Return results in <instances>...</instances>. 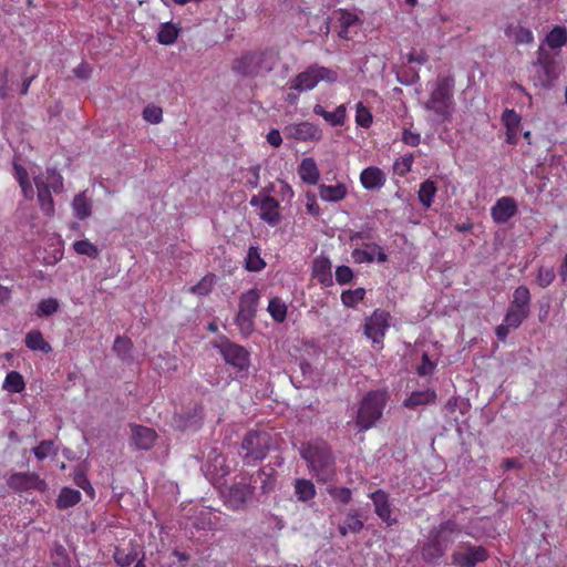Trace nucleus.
Instances as JSON below:
<instances>
[{"label":"nucleus","instance_id":"obj_35","mask_svg":"<svg viewBox=\"0 0 567 567\" xmlns=\"http://www.w3.org/2000/svg\"><path fill=\"white\" fill-rule=\"evenodd\" d=\"M132 349L133 342L130 338L122 336L115 338L113 343V351L122 361L127 363L132 361Z\"/></svg>","mask_w":567,"mask_h":567},{"label":"nucleus","instance_id":"obj_24","mask_svg":"<svg viewBox=\"0 0 567 567\" xmlns=\"http://www.w3.org/2000/svg\"><path fill=\"white\" fill-rule=\"evenodd\" d=\"M313 113L323 117L332 126H341L346 121V106L343 104L339 105L333 112H328L322 105L316 104Z\"/></svg>","mask_w":567,"mask_h":567},{"label":"nucleus","instance_id":"obj_33","mask_svg":"<svg viewBox=\"0 0 567 567\" xmlns=\"http://www.w3.org/2000/svg\"><path fill=\"white\" fill-rule=\"evenodd\" d=\"M82 495L78 489L63 487L56 498V507L59 509H66L75 506L81 502Z\"/></svg>","mask_w":567,"mask_h":567},{"label":"nucleus","instance_id":"obj_22","mask_svg":"<svg viewBox=\"0 0 567 567\" xmlns=\"http://www.w3.org/2000/svg\"><path fill=\"white\" fill-rule=\"evenodd\" d=\"M360 182L365 189H379L385 184V175L381 168L370 166L361 172Z\"/></svg>","mask_w":567,"mask_h":567},{"label":"nucleus","instance_id":"obj_64","mask_svg":"<svg viewBox=\"0 0 567 567\" xmlns=\"http://www.w3.org/2000/svg\"><path fill=\"white\" fill-rule=\"evenodd\" d=\"M74 74L76 78L80 79H89L91 74V69L86 63L82 62L74 69Z\"/></svg>","mask_w":567,"mask_h":567},{"label":"nucleus","instance_id":"obj_50","mask_svg":"<svg viewBox=\"0 0 567 567\" xmlns=\"http://www.w3.org/2000/svg\"><path fill=\"white\" fill-rule=\"evenodd\" d=\"M137 554L135 549H130L126 551L125 549L116 548L113 555L115 563L120 567H127L132 565L136 560Z\"/></svg>","mask_w":567,"mask_h":567},{"label":"nucleus","instance_id":"obj_36","mask_svg":"<svg viewBox=\"0 0 567 567\" xmlns=\"http://www.w3.org/2000/svg\"><path fill=\"white\" fill-rule=\"evenodd\" d=\"M436 192H437V186H436L435 182L432 179H425L423 183H421L420 189L417 193L420 203L425 208L431 207Z\"/></svg>","mask_w":567,"mask_h":567},{"label":"nucleus","instance_id":"obj_46","mask_svg":"<svg viewBox=\"0 0 567 567\" xmlns=\"http://www.w3.org/2000/svg\"><path fill=\"white\" fill-rule=\"evenodd\" d=\"M32 452L39 461H43L48 456H55L58 454V447L52 440H43Z\"/></svg>","mask_w":567,"mask_h":567},{"label":"nucleus","instance_id":"obj_8","mask_svg":"<svg viewBox=\"0 0 567 567\" xmlns=\"http://www.w3.org/2000/svg\"><path fill=\"white\" fill-rule=\"evenodd\" d=\"M488 558V551L484 546H475L470 543L461 544L451 556V563L455 567H475Z\"/></svg>","mask_w":567,"mask_h":567},{"label":"nucleus","instance_id":"obj_16","mask_svg":"<svg viewBox=\"0 0 567 567\" xmlns=\"http://www.w3.org/2000/svg\"><path fill=\"white\" fill-rule=\"evenodd\" d=\"M9 486L17 491L38 489L44 491L47 483L35 473H14L10 476Z\"/></svg>","mask_w":567,"mask_h":567},{"label":"nucleus","instance_id":"obj_17","mask_svg":"<svg viewBox=\"0 0 567 567\" xmlns=\"http://www.w3.org/2000/svg\"><path fill=\"white\" fill-rule=\"evenodd\" d=\"M517 213V204L513 197L504 196L497 199L491 208V216L497 224H505Z\"/></svg>","mask_w":567,"mask_h":567},{"label":"nucleus","instance_id":"obj_2","mask_svg":"<svg viewBox=\"0 0 567 567\" xmlns=\"http://www.w3.org/2000/svg\"><path fill=\"white\" fill-rule=\"evenodd\" d=\"M455 79L452 74H440L433 83L424 109L433 112L441 122H447L454 113Z\"/></svg>","mask_w":567,"mask_h":567},{"label":"nucleus","instance_id":"obj_1","mask_svg":"<svg viewBox=\"0 0 567 567\" xmlns=\"http://www.w3.org/2000/svg\"><path fill=\"white\" fill-rule=\"evenodd\" d=\"M299 454L307 463L309 473L319 483H328L336 475V458L330 445L321 439L301 443Z\"/></svg>","mask_w":567,"mask_h":567},{"label":"nucleus","instance_id":"obj_23","mask_svg":"<svg viewBox=\"0 0 567 567\" xmlns=\"http://www.w3.org/2000/svg\"><path fill=\"white\" fill-rule=\"evenodd\" d=\"M298 175L308 185H317L320 178V172L312 157H305L298 166Z\"/></svg>","mask_w":567,"mask_h":567},{"label":"nucleus","instance_id":"obj_62","mask_svg":"<svg viewBox=\"0 0 567 567\" xmlns=\"http://www.w3.org/2000/svg\"><path fill=\"white\" fill-rule=\"evenodd\" d=\"M429 60L427 54L424 51L412 52L409 54L408 61L410 63L415 62L417 64H425Z\"/></svg>","mask_w":567,"mask_h":567},{"label":"nucleus","instance_id":"obj_47","mask_svg":"<svg viewBox=\"0 0 567 567\" xmlns=\"http://www.w3.org/2000/svg\"><path fill=\"white\" fill-rule=\"evenodd\" d=\"M265 266L266 262L260 257L259 249L257 247H250L246 258V269L249 271H260Z\"/></svg>","mask_w":567,"mask_h":567},{"label":"nucleus","instance_id":"obj_32","mask_svg":"<svg viewBox=\"0 0 567 567\" xmlns=\"http://www.w3.org/2000/svg\"><path fill=\"white\" fill-rule=\"evenodd\" d=\"M295 495L299 502L307 503L315 498L316 486L307 478H297L295 481Z\"/></svg>","mask_w":567,"mask_h":567},{"label":"nucleus","instance_id":"obj_6","mask_svg":"<svg viewBox=\"0 0 567 567\" xmlns=\"http://www.w3.org/2000/svg\"><path fill=\"white\" fill-rule=\"evenodd\" d=\"M337 79L338 74L336 71L312 64L289 81V89L297 92L310 91L315 89L320 81L336 82Z\"/></svg>","mask_w":567,"mask_h":567},{"label":"nucleus","instance_id":"obj_37","mask_svg":"<svg viewBox=\"0 0 567 567\" xmlns=\"http://www.w3.org/2000/svg\"><path fill=\"white\" fill-rule=\"evenodd\" d=\"M2 386L10 393H21L25 389V382L20 372L10 371L7 373Z\"/></svg>","mask_w":567,"mask_h":567},{"label":"nucleus","instance_id":"obj_14","mask_svg":"<svg viewBox=\"0 0 567 567\" xmlns=\"http://www.w3.org/2000/svg\"><path fill=\"white\" fill-rule=\"evenodd\" d=\"M371 498L374 513L377 516L385 523L388 526H393L398 523L395 517H392V508L389 498V494L383 489H378L369 495Z\"/></svg>","mask_w":567,"mask_h":567},{"label":"nucleus","instance_id":"obj_9","mask_svg":"<svg viewBox=\"0 0 567 567\" xmlns=\"http://www.w3.org/2000/svg\"><path fill=\"white\" fill-rule=\"evenodd\" d=\"M391 316L383 310H374L365 320L364 334L371 339L373 343L383 347V339L386 330L390 328Z\"/></svg>","mask_w":567,"mask_h":567},{"label":"nucleus","instance_id":"obj_10","mask_svg":"<svg viewBox=\"0 0 567 567\" xmlns=\"http://www.w3.org/2000/svg\"><path fill=\"white\" fill-rule=\"evenodd\" d=\"M254 493V487L245 482H237L223 492L225 504L231 509H241Z\"/></svg>","mask_w":567,"mask_h":567},{"label":"nucleus","instance_id":"obj_52","mask_svg":"<svg viewBox=\"0 0 567 567\" xmlns=\"http://www.w3.org/2000/svg\"><path fill=\"white\" fill-rule=\"evenodd\" d=\"M520 121V115L513 109H505L502 114V122L506 130L518 131Z\"/></svg>","mask_w":567,"mask_h":567},{"label":"nucleus","instance_id":"obj_59","mask_svg":"<svg viewBox=\"0 0 567 567\" xmlns=\"http://www.w3.org/2000/svg\"><path fill=\"white\" fill-rule=\"evenodd\" d=\"M402 142L409 146H417L421 142V135L410 130H404L402 133Z\"/></svg>","mask_w":567,"mask_h":567},{"label":"nucleus","instance_id":"obj_34","mask_svg":"<svg viewBox=\"0 0 567 567\" xmlns=\"http://www.w3.org/2000/svg\"><path fill=\"white\" fill-rule=\"evenodd\" d=\"M508 307L529 312V307H530L529 289L526 286H518L514 290L513 299Z\"/></svg>","mask_w":567,"mask_h":567},{"label":"nucleus","instance_id":"obj_48","mask_svg":"<svg viewBox=\"0 0 567 567\" xmlns=\"http://www.w3.org/2000/svg\"><path fill=\"white\" fill-rule=\"evenodd\" d=\"M373 122L371 111L362 103L359 102L355 106V123L360 127L369 128Z\"/></svg>","mask_w":567,"mask_h":567},{"label":"nucleus","instance_id":"obj_38","mask_svg":"<svg viewBox=\"0 0 567 567\" xmlns=\"http://www.w3.org/2000/svg\"><path fill=\"white\" fill-rule=\"evenodd\" d=\"M216 285V275L213 272H208L205 275L199 282L189 288V291L196 296H207L212 292L214 286Z\"/></svg>","mask_w":567,"mask_h":567},{"label":"nucleus","instance_id":"obj_5","mask_svg":"<svg viewBox=\"0 0 567 567\" xmlns=\"http://www.w3.org/2000/svg\"><path fill=\"white\" fill-rule=\"evenodd\" d=\"M271 447V435L266 431L250 430L241 441L239 455L249 466L266 458Z\"/></svg>","mask_w":567,"mask_h":567},{"label":"nucleus","instance_id":"obj_41","mask_svg":"<svg viewBox=\"0 0 567 567\" xmlns=\"http://www.w3.org/2000/svg\"><path fill=\"white\" fill-rule=\"evenodd\" d=\"M59 308H60L59 300L50 297V298L42 299L38 303L34 313L38 318L50 317V316L54 315L59 310Z\"/></svg>","mask_w":567,"mask_h":567},{"label":"nucleus","instance_id":"obj_15","mask_svg":"<svg viewBox=\"0 0 567 567\" xmlns=\"http://www.w3.org/2000/svg\"><path fill=\"white\" fill-rule=\"evenodd\" d=\"M460 533V525L453 519H447L442 522L440 525L434 526L430 530L429 535L437 540L442 547L447 549L449 545L455 540Z\"/></svg>","mask_w":567,"mask_h":567},{"label":"nucleus","instance_id":"obj_21","mask_svg":"<svg viewBox=\"0 0 567 567\" xmlns=\"http://www.w3.org/2000/svg\"><path fill=\"white\" fill-rule=\"evenodd\" d=\"M71 206L74 217L79 220H84L92 215L93 200L91 196L87 195V190H83L76 194L72 200Z\"/></svg>","mask_w":567,"mask_h":567},{"label":"nucleus","instance_id":"obj_13","mask_svg":"<svg viewBox=\"0 0 567 567\" xmlns=\"http://www.w3.org/2000/svg\"><path fill=\"white\" fill-rule=\"evenodd\" d=\"M288 137L300 142H319L322 138V130L310 122H301L286 127Z\"/></svg>","mask_w":567,"mask_h":567},{"label":"nucleus","instance_id":"obj_7","mask_svg":"<svg viewBox=\"0 0 567 567\" xmlns=\"http://www.w3.org/2000/svg\"><path fill=\"white\" fill-rule=\"evenodd\" d=\"M259 299L260 293L256 288L246 291L239 298L235 322L244 336H249L254 331Z\"/></svg>","mask_w":567,"mask_h":567},{"label":"nucleus","instance_id":"obj_20","mask_svg":"<svg viewBox=\"0 0 567 567\" xmlns=\"http://www.w3.org/2000/svg\"><path fill=\"white\" fill-rule=\"evenodd\" d=\"M132 442L140 450H150L153 447L157 437L156 432L147 426L132 425Z\"/></svg>","mask_w":567,"mask_h":567},{"label":"nucleus","instance_id":"obj_29","mask_svg":"<svg viewBox=\"0 0 567 567\" xmlns=\"http://www.w3.org/2000/svg\"><path fill=\"white\" fill-rule=\"evenodd\" d=\"M37 179H41L47 189L53 190L55 194L63 190V177L55 168H48L44 175H38L33 178L34 182Z\"/></svg>","mask_w":567,"mask_h":567},{"label":"nucleus","instance_id":"obj_30","mask_svg":"<svg viewBox=\"0 0 567 567\" xmlns=\"http://www.w3.org/2000/svg\"><path fill=\"white\" fill-rule=\"evenodd\" d=\"M446 549L437 540L429 535L426 543L422 546V557L426 563H434L442 558Z\"/></svg>","mask_w":567,"mask_h":567},{"label":"nucleus","instance_id":"obj_53","mask_svg":"<svg viewBox=\"0 0 567 567\" xmlns=\"http://www.w3.org/2000/svg\"><path fill=\"white\" fill-rule=\"evenodd\" d=\"M344 524L350 529V533L358 534L363 529V522L359 517V513L357 509H352L347 514V518Z\"/></svg>","mask_w":567,"mask_h":567},{"label":"nucleus","instance_id":"obj_25","mask_svg":"<svg viewBox=\"0 0 567 567\" xmlns=\"http://www.w3.org/2000/svg\"><path fill=\"white\" fill-rule=\"evenodd\" d=\"M436 400V393L434 390L426 389L422 391H413L409 398L403 402V405L408 409H415L420 405H427L434 403Z\"/></svg>","mask_w":567,"mask_h":567},{"label":"nucleus","instance_id":"obj_12","mask_svg":"<svg viewBox=\"0 0 567 567\" xmlns=\"http://www.w3.org/2000/svg\"><path fill=\"white\" fill-rule=\"evenodd\" d=\"M351 257L355 264H371L378 261L383 264L388 261V255L383 248L377 243H364L362 248H354L351 252Z\"/></svg>","mask_w":567,"mask_h":567},{"label":"nucleus","instance_id":"obj_63","mask_svg":"<svg viewBox=\"0 0 567 567\" xmlns=\"http://www.w3.org/2000/svg\"><path fill=\"white\" fill-rule=\"evenodd\" d=\"M509 329H512V328L509 326H507L504 321L502 324L497 326L495 329V334H496L497 339L502 342H505L508 337Z\"/></svg>","mask_w":567,"mask_h":567},{"label":"nucleus","instance_id":"obj_60","mask_svg":"<svg viewBox=\"0 0 567 567\" xmlns=\"http://www.w3.org/2000/svg\"><path fill=\"white\" fill-rule=\"evenodd\" d=\"M14 176H16L19 185L25 184L29 182V174L22 165L14 164Z\"/></svg>","mask_w":567,"mask_h":567},{"label":"nucleus","instance_id":"obj_3","mask_svg":"<svg viewBox=\"0 0 567 567\" xmlns=\"http://www.w3.org/2000/svg\"><path fill=\"white\" fill-rule=\"evenodd\" d=\"M279 61V53L275 49L247 51L237 58L231 70L245 78H255L271 72Z\"/></svg>","mask_w":567,"mask_h":567},{"label":"nucleus","instance_id":"obj_51","mask_svg":"<svg viewBox=\"0 0 567 567\" xmlns=\"http://www.w3.org/2000/svg\"><path fill=\"white\" fill-rule=\"evenodd\" d=\"M143 120L151 124H159L163 121V109L155 104H148L142 112Z\"/></svg>","mask_w":567,"mask_h":567},{"label":"nucleus","instance_id":"obj_39","mask_svg":"<svg viewBox=\"0 0 567 567\" xmlns=\"http://www.w3.org/2000/svg\"><path fill=\"white\" fill-rule=\"evenodd\" d=\"M567 42V30L564 27L556 25L546 35L547 45L555 50L560 49Z\"/></svg>","mask_w":567,"mask_h":567},{"label":"nucleus","instance_id":"obj_43","mask_svg":"<svg viewBox=\"0 0 567 567\" xmlns=\"http://www.w3.org/2000/svg\"><path fill=\"white\" fill-rule=\"evenodd\" d=\"M365 297V289L359 287L357 289L344 290L341 293V301L344 307L354 308Z\"/></svg>","mask_w":567,"mask_h":567},{"label":"nucleus","instance_id":"obj_54","mask_svg":"<svg viewBox=\"0 0 567 567\" xmlns=\"http://www.w3.org/2000/svg\"><path fill=\"white\" fill-rule=\"evenodd\" d=\"M435 367H436V363L433 362L431 359H430V355L429 353L424 352L422 354V360H421V363L417 365L416 368V373L420 375V377H426V375H431L434 370H435Z\"/></svg>","mask_w":567,"mask_h":567},{"label":"nucleus","instance_id":"obj_26","mask_svg":"<svg viewBox=\"0 0 567 567\" xmlns=\"http://www.w3.org/2000/svg\"><path fill=\"white\" fill-rule=\"evenodd\" d=\"M348 189L344 184L336 185L321 184L319 186V196L324 202H340L346 198Z\"/></svg>","mask_w":567,"mask_h":567},{"label":"nucleus","instance_id":"obj_57","mask_svg":"<svg viewBox=\"0 0 567 567\" xmlns=\"http://www.w3.org/2000/svg\"><path fill=\"white\" fill-rule=\"evenodd\" d=\"M260 165H252L247 168V178H246V185L250 188H257L259 186L260 181Z\"/></svg>","mask_w":567,"mask_h":567},{"label":"nucleus","instance_id":"obj_28","mask_svg":"<svg viewBox=\"0 0 567 567\" xmlns=\"http://www.w3.org/2000/svg\"><path fill=\"white\" fill-rule=\"evenodd\" d=\"M25 347L32 351H41L43 353H50L52 347L43 338L40 330H31L25 334L24 339Z\"/></svg>","mask_w":567,"mask_h":567},{"label":"nucleus","instance_id":"obj_18","mask_svg":"<svg viewBox=\"0 0 567 567\" xmlns=\"http://www.w3.org/2000/svg\"><path fill=\"white\" fill-rule=\"evenodd\" d=\"M312 277L323 287L332 286L331 261L327 256L320 255L313 259Z\"/></svg>","mask_w":567,"mask_h":567},{"label":"nucleus","instance_id":"obj_42","mask_svg":"<svg viewBox=\"0 0 567 567\" xmlns=\"http://www.w3.org/2000/svg\"><path fill=\"white\" fill-rule=\"evenodd\" d=\"M72 247L78 255L86 256L92 259L97 258L100 255L97 246L87 239L76 240L73 243Z\"/></svg>","mask_w":567,"mask_h":567},{"label":"nucleus","instance_id":"obj_40","mask_svg":"<svg viewBox=\"0 0 567 567\" xmlns=\"http://www.w3.org/2000/svg\"><path fill=\"white\" fill-rule=\"evenodd\" d=\"M268 312L276 322H284L287 317V306L278 297H274L269 300Z\"/></svg>","mask_w":567,"mask_h":567},{"label":"nucleus","instance_id":"obj_58","mask_svg":"<svg viewBox=\"0 0 567 567\" xmlns=\"http://www.w3.org/2000/svg\"><path fill=\"white\" fill-rule=\"evenodd\" d=\"M413 161L414 157L412 154L404 155L395 162L394 167L400 171V175H405L411 171Z\"/></svg>","mask_w":567,"mask_h":567},{"label":"nucleus","instance_id":"obj_31","mask_svg":"<svg viewBox=\"0 0 567 567\" xmlns=\"http://www.w3.org/2000/svg\"><path fill=\"white\" fill-rule=\"evenodd\" d=\"M181 33L178 24L173 22H165L159 25L156 40L163 45H172L177 40Z\"/></svg>","mask_w":567,"mask_h":567},{"label":"nucleus","instance_id":"obj_27","mask_svg":"<svg viewBox=\"0 0 567 567\" xmlns=\"http://www.w3.org/2000/svg\"><path fill=\"white\" fill-rule=\"evenodd\" d=\"M35 187L38 193V202L41 210L47 216H53L54 214V200L52 198L53 190L47 189V186L41 179L35 181Z\"/></svg>","mask_w":567,"mask_h":567},{"label":"nucleus","instance_id":"obj_49","mask_svg":"<svg viewBox=\"0 0 567 567\" xmlns=\"http://www.w3.org/2000/svg\"><path fill=\"white\" fill-rule=\"evenodd\" d=\"M327 492L333 501L343 505L349 504L352 499V491L348 487L329 486Z\"/></svg>","mask_w":567,"mask_h":567},{"label":"nucleus","instance_id":"obj_4","mask_svg":"<svg viewBox=\"0 0 567 567\" xmlns=\"http://www.w3.org/2000/svg\"><path fill=\"white\" fill-rule=\"evenodd\" d=\"M388 402L385 391H369L360 402L355 424L360 431H368L381 419Z\"/></svg>","mask_w":567,"mask_h":567},{"label":"nucleus","instance_id":"obj_61","mask_svg":"<svg viewBox=\"0 0 567 567\" xmlns=\"http://www.w3.org/2000/svg\"><path fill=\"white\" fill-rule=\"evenodd\" d=\"M267 142L274 147H279L282 143L280 132L276 128L270 130L267 134Z\"/></svg>","mask_w":567,"mask_h":567},{"label":"nucleus","instance_id":"obj_56","mask_svg":"<svg viewBox=\"0 0 567 567\" xmlns=\"http://www.w3.org/2000/svg\"><path fill=\"white\" fill-rule=\"evenodd\" d=\"M555 272L551 268L542 267L537 274V284L546 288L555 280Z\"/></svg>","mask_w":567,"mask_h":567},{"label":"nucleus","instance_id":"obj_11","mask_svg":"<svg viewBox=\"0 0 567 567\" xmlns=\"http://www.w3.org/2000/svg\"><path fill=\"white\" fill-rule=\"evenodd\" d=\"M219 350L228 364L235 367L239 371H247L250 361L249 353L244 347L226 341L220 344Z\"/></svg>","mask_w":567,"mask_h":567},{"label":"nucleus","instance_id":"obj_55","mask_svg":"<svg viewBox=\"0 0 567 567\" xmlns=\"http://www.w3.org/2000/svg\"><path fill=\"white\" fill-rule=\"evenodd\" d=\"M353 271L349 266H338L336 269V280L339 285L350 284L353 279Z\"/></svg>","mask_w":567,"mask_h":567},{"label":"nucleus","instance_id":"obj_19","mask_svg":"<svg viewBox=\"0 0 567 567\" xmlns=\"http://www.w3.org/2000/svg\"><path fill=\"white\" fill-rule=\"evenodd\" d=\"M259 217L268 225L276 226L281 219L279 202L268 194L264 195Z\"/></svg>","mask_w":567,"mask_h":567},{"label":"nucleus","instance_id":"obj_44","mask_svg":"<svg viewBox=\"0 0 567 567\" xmlns=\"http://www.w3.org/2000/svg\"><path fill=\"white\" fill-rule=\"evenodd\" d=\"M528 316L527 311L508 307L503 321L512 329H517Z\"/></svg>","mask_w":567,"mask_h":567},{"label":"nucleus","instance_id":"obj_45","mask_svg":"<svg viewBox=\"0 0 567 567\" xmlns=\"http://www.w3.org/2000/svg\"><path fill=\"white\" fill-rule=\"evenodd\" d=\"M507 33L514 38L516 43L519 44H528L534 41L533 32L522 25L508 27Z\"/></svg>","mask_w":567,"mask_h":567}]
</instances>
